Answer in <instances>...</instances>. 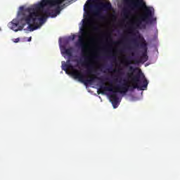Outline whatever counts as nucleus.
I'll list each match as a JSON object with an SVG mask.
<instances>
[{
  "mask_svg": "<svg viewBox=\"0 0 180 180\" xmlns=\"http://www.w3.org/2000/svg\"><path fill=\"white\" fill-rule=\"evenodd\" d=\"M78 75L79 77H75V79H79L80 82H83L85 85L92 84V82H95L96 79H98L100 81L101 84L99 86L101 91L112 92V94L110 95L109 98L114 109H116L119 106V97L117 96V92H120V94H127V92H129L130 89V85L127 83V80L126 79L123 80L124 83L122 84H117L115 86L116 91H113V85L110 84V86H105L106 83H105V81L102 77L94 76L85 79V75H84L81 71L78 73Z\"/></svg>",
  "mask_w": 180,
  "mask_h": 180,
  "instance_id": "1",
  "label": "nucleus"
},
{
  "mask_svg": "<svg viewBox=\"0 0 180 180\" xmlns=\"http://www.w3.org/2000/svg\"><path fill=\"white\" fill-rule=\"evenodd\" d=\"M81 35H79V39L76 42L77 47L81 49L82 54L84 56V62L79 61L78 60H73L75 63H77V65L75 67H78L81 64L82 67H87L86 74L87 75H91L94 71V66L91 64H88V60H89V57H86V53H88V45L85 41V37L88 35V31L85 28H82L80 30Z\"/></svg>",
  "mask_w": 180,
  "mask_h": 180,
  "instance_id": "2",
  "label": "nucleus"
},
{
  "mask_svg": "<svg viewBox=\"0 0 180 180\" xmlns=\"http://www.w3.org/2000/svg\"><path fill=\"white\" fill-rule=\"evenodd\" d=\"M36 8L34 10L33 13L34 15H32V20L30 22V23H27L28 25L27 29L30 30V32H34V30H37L44 22H46V18L48 16L46 14V10L44 9V6H43V3L41 1L40 3L36 4Z\"/></svg>",
  "mask_w": 180,
  "mask_h": 180,
  "instance_id": "3",
  "label": "nucleus"
},
{
  "mask_svg": "<svg viewBox=\"0 0 180 180\" xmlns=\"http://www.w3.org/2000/svg\"><path fill=\"white\" fill-rule=\"evenodd\" d=\"M143 8H145L143 13L139 15L132 22V26L136 29H146V25L157 20V18H154V8L147 7V6Z\"/></svg>",
  "mask_w": 180,
  "mask_h": 180,
  "instance_id": "4",
  "label": "nucleus"
},
{
  "mask_svg": "<svg viewBox=\"0 0 180 180\" xmlns=\"http://www.w3.org/2000/svg\"><path fill=\"white\" fill-rule=\"evenodd\" d=\"M72 47H70L69 49L65 48V46H62L60 49V51L62 54H65L69 57V59L66 61V63L63 65V70L65 71L66 73H68V70H71V75L74 78L79 77L78 75L81 70L75 69V67L71 64V57H72Z\"/></svg>",
  "mask_w": 180,
  "mask_h": 180,
  "instance_id": "5",
  "label": "nucleus"
},
{
  "mask_svg": "<svg viewBox=\"0 0 180 180\" xmlns=\"http://www.w3.org/2000/svg\"><path fill=\"white\" fill-rule=\"evenodd\" d=\"M34 9H36V4L25 9V7L20 6V11H18V13L19 23H22V25L30 23V22L33 20V15H34L33 12Z\"/></svg>",
  "mask_w": 180,
  "mask_h": 180,
  "instance_id": "6",
  "label": "nucleus"
},
{
  "mask_svg": "<svg viewBox=\"0 0 180 180\" xmlns=\"http://www.w3.org/2000/svg\"><path fill=\"white\" fill-rule=\"evenodd\" d=\"M122 1L124 6L127 7L124 8L123 11L125 18L130 16V11H138L140 8L147 6L143 0H122Z\"/></svg>",
  "mask_w": 180,
  "mask_h": 180,
  "instance_id": "7",
  "label": "nucleus"
},
{
  "mask_svg": "<svg viewBox=\"0 0 180 180\" xmlns=\"http://www.w3.org/2000/svg\"><path fill=\"white\" fill-rule=\"evenodd\" d=\"M67 0H42V6H47L49 5L50 6H56V8L52 12H49L47 10L45 11V14L51 16V18H56L57 15H60V12H61V9L63 6L61 4L65 2Z\"/></svg>",
  "mask_w": 180,
  "mask_h": 180,
  "instance_id": "8",
  "label": "nucleus"
},
{
  "mask_svg": "<svg viewBox=\"0 0 180 180\" xmlns=\"http://www.w3.org/2000/svg\"><path fill=\"white\" fill-rule=\"evenodd\" d=\"M132 82L134 84V85H133V89L144 91V89L143 88H147L148 86V82L141 71H139L135 76L133 77Z\"/></svg>",
  "mask_w": 180,
  "mask_h": 180,
  "instance_id": "9",
  "label": "nucleus"
},
{
  "mask_svg": "<svg viewBox=\"0 0 180 180\" xmlns=\"http://www.w3.org/2000/svg\"><path fill=\"white\" fill-rule=\"evenodd\" d=\"M132 41L136 47H140V49L144 51L139 60H134L135 63L139 64L140 63H146V61H148V56H147V50H148V48L147 47V42H146V39L142 38L140 44L137 43V39H132Z\"/></svg>",
  "mask_w": 180,
  "mask_h": 180,
  "instance_id": "10",
  "label": "nucleus"
},
{
  "mask_svg": "<svg viewBox=\"0 0 180 180\" xmlns=\"http://www.w3.org/2000/svg\"><path fill=\"white\" fill-rule=\"evenodd\" d=\"M87 4H96V5H90V8H97L101 11H110L112 9V4L110 2L103 3L99 0H87Z\"/></svg>",
  "mask_w": 180,
  "mask_h": 180,
  "instance_id": "11",
  "label": "nucleus"
},
{
  "mask_svg": "<svg viewBox=\"0 0 180 180\" xmlns=\"http://www.w3.org/2000/svg\"><path fill=\"white\" fill-rule=\"evenodd\" d=\"M11 29L14 32H19V30H23V27L26 26V24H22L19 22V18L18 22H11Z\"/></svg>",
  "mask_w": 180,
  "mask_h": 180,
  "instance_id": "12",
  "label": "nucleus"
},
{
  "mask_svg": "<svg viewBox=\"0 0 180 180\" xmlns=\"http://www.w3.org/2000/svg\"><path fill=\"white\" fill-rule=\"evenodd\" d=\"M84 16L85 19L83 20V26L86 27V26L92 25V16L91 15V13L89 12H86Z\"/></svg>",
  "mask_w": 180,
  "mask_h": 180,
  "instance_id": "13",
  "label": "nucleus"
},
{
  "mask_svg": "<svg viewBox=\"0 0 180 180\" xmlns=\"http://www.w3.org/2000/svg\"><path fill=\"white\" fill-rule=\"evenodd\" d=\"M93 13L98 20H105V15L99 10L94 11Z\"/></svg>",
  "mask_w": 180,
  "mask_h": 180,
  "instance_id": "14",
  "label": "nucleus"
},
{
  "mask_svg": "<svg viewBox=\"0 0 180 180\" xmlns=\"http://www.w3.org/2000/svg\"><path fill=\"white\" fill-rule=\"evenodd\" d=\"M124 64H125V67H127V65H130L133 64V61L131 60V56L125 57Z\"/></svg>",
  "mask_w": 180,
  "mask_h": 180,
  "instance_id": "15",
  "label": "nucleus"
},
{
  "mask_svg": "<svg viewBox=\"0 0 180 180\" xmlns=\"http://www.w3.org/2000/svg\"><path fill=\"white\" fill-rule=\"evenodd\" d=\"M93 30L94 32H99V30H101V28H100L99 25H96L94 26Z\"/></svg>",
  "mask_w": 180,
  "mask_h": 180,
  "instance_id": "16",
  "label": "nucleus"
},
{
  "mask_svg": "<svg viewBox=\"0 0 180 180\" xmlns=\"http://www.w3.org/2000/svg\"><path fill=\"white\" fill-rule=\"evenodd\" d=\"M129 71H131L132 72H134V71H136V69H134V68H133L132 66L129 67Z\"/></svg>",
  "mask_w": 180,
  "mask_h": 180,
  "instance_id": "17",
  "label": "nucleus"
},
{
  "mask_svg": "<svg viewBox=\"0 0 180 180\" xmlns=\"http://www.w3.org/2000/svg\"><path fill=\"white\" fill-rule=\"evenodd\" d=\"M20 41V39L16 38V39H15L13 40V42H14V43H19Z\"/></svg>",
  "mask_w": 180,
  "mask_h": 180,
  "instance_id": "18",
  "label": "nucleus"
},
{
  "mask_svg": "<svg viewBox=\"0 0 180 180\" xmlns=\"http://www.w3.org/2000/svg\"><path fill=\"white\" fill-rule=\"evenodd\" d=\"M131 33H133L134 32V28L133 27H131L130 29H129Z\"/></svg>",
  "mask_w": 180,
  "mask_h": 180,
  "instance_id": "19",
  "label": "nucleus"
},
{
  "mask_svg": "<svg viewBox=\"0 0 180 180\" xmlns=\"http://www.w3.org/2000/svg\"><path fill=\"white\" fill-rule=\"evenodd\" d=\"M110 58H112V60H116V56L115 55H112Z\"/></svg>",
  "mask_w": 180,
  "mask_h": 180,
  "instance_id": "20",
  "label": "nucleus"
},
{
  "mask_svg": "<svg viewBox=\"0 0 180 180\" xmlns=\"http://www.w3.org/2000/svg\"><path fill=\"white\" fill-rule=\"evenodd\" d=\"M98 95H99V94H105V92L103 91H98Z\"/></svg>",
  "mask_w": 180,
  "mask_h": 180,
  "instance_id": "21",
  "label": "nucleus"
},
{
  "mask_svg": "<svg viewBox=\"0 0 180 180\" xmlns=\"http://www.w3.org/2000/svg\"><path fill=\"white\" fill-rule=\"evenodd\" d=\"M71 39H72V40H75V35L73 34V35L72 36Z\"/></svg>",
  "mask_w": 180,
  "mask_h": 180,
  "instance_id": "22",
  "label": "nucleus"
},
{
  "mask_svg": "<svg viewBox=\"0 0 180 180\" xmlns=\"http://www.w3.org/2000/svg\"><path fill=\"white\" fill-rule=\"evenodd\" d=\"M127 49L128 50H131V47H130V46H129V45L127 46Z\"/></svg>",
  "mask_w": 180,
  "mask_h": 180,
  "instance_id": "23",
  "label": "nucleus"
},
{
  "mask_svg": "<svg viewBox=\"0 0 180 180\" xmlns=\"http://www.w3.org/2000/svg\"><path fill=\"white\" fill-rule=\"evenodd\" d=\"M27 41H32V37L28 38Z\"/></svg>",
  "mask_w": 180,
  "mask_h": 180,
  "instance_id": "24",
  "label": "nucleus"
},
{
  "mask_svg": "<svg viewBox=\"0 0 180 180\" xmlns=\"http://www.w3.org/2000/svg\"><path fill=\"white\" fill-rule=\"evenodd\" d=\"M132 57H134V53H131Z\"/></svg>",
  "mask_w": 180,
  "mask_h": 180,
  "instance_id": "25",
  "label": "nucleus"
},
{
  "mask_svg": "<svg viewBox=\"0 0 180 180\" xmlns=\"http://www.w3.org/2000/svg\"><path fill=\"white\" fill-rule=\"evenodd\" d=\"M118 72H119V74H122V72H120V70H118Z\"/></svg>",
  "mask_w": 180,
  "mask_h": 180,
  "instance_id": "26",
  "label": "nucleus"
},
{
  "mask_svg": "<svg viewBox=\"0 0 180 180\" xmlns=\"http://www.w3.org/2000/svg\"><path fill=\"white\" fill-rule=\"evenodd\" d=\"M115 82H117V79H115Z\"/></svg>",
  "mask_w": 180,
  "mask_h": 180,
  "instance_id": "27",
  "label": "nucleus"
},
{
  "mask_svg": "<svg viewBox=\"0 0 180 180\" xmlns=\"http://www.w3.org/2000/svg\"><path fill=\"white\" fill-rule=\"evenodd\" d=\"M95 58H99V57L96 56Z\"/></svg>",
  "mask_w": 180,
  "mask_h": 180,
  "instance_id": "28",
  "label": "nucleus"
},
{
  "mask_svg": "<svg viewBox=\"0 0 180 180\" xmlns=\"http://www.w3.org/2000/svg\"><path fill=\"white\" fill-rule=\"evenodd\" d=\"M133 76V73L131 74V77Z\"/></svg>",
  "mask_w": 180,
  "mask_h": 180,
  "instance_id": "29",
  "label": "nucleus"
},
{
  "mask_svg": "<svg viewBox=\"0 0 180 180\" xmlns=\"http://www.w3.org/2000/svg\"><path fill=\"white\" fill-rule=\"evenodd\" d=\"M114 72H116V70H114Z\"/></svg>",
  "mask_w": 180,
  "mask_h": 180,
  "instance_id": "30",
  "label": "nucleus"
}]
</instances>
